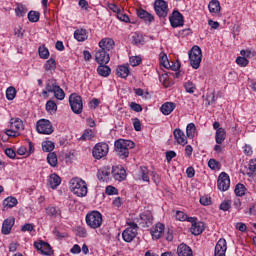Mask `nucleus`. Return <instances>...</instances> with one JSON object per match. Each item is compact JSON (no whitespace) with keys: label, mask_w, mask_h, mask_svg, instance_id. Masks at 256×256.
<instances>
[{"label":"nucleus","mask_w":256,"mask_h":256,"mask_svg":"<svg viewBox=\"0 0 256 256\" xmlns=\"http://www.w3.org/2000/svg\"><path fill=\"white\" fill-rule=\"evenodd\" d=\"M115 152L120 159L129 157V149H135V142L131 140L118 139L114 142Z\"/></svg>","instance_id":"obj_1"},{"label":"nucleus","mask_w":256,"mask_h":256,"mask_svg":"<svg viewBox=\"0 0 256 256\" xmlns=\"http://www.w3.org/2000/svg\"><path fill=\"white\" fill-rule=\"evenodd\" d=\"M70 191L77 197H85L87 195V183L79 178L70 180Z\"/></svg>","instance_id":"obj_2"},{"label":"nucleus","mask_w":256,"mask_h":256,"mask_svg":"<svg viewBox=\"0 0 256 256\" xmlns=\"http://www.w3.org/2000/svg\"><path fill=\"white\" fill-rule=\"evenodd\" d=\"M86 225L90 229H99L103 225V214L99 211H92L86 215Z\"/></svg>","instance_id":"obj_3"},{"label":"nucleus","mask_w":256,"mask_h":256,"mask_svg":"<svg viewBox=\"0 0 256 256\" xmlns=\"http://www.w3.org/2000/svg\"><path fill=\"white\" fill-rule=\"evenodd\" d=\"M128 227L122 233V239L126 243H131L135 237H137V233L139 231V226L137 223L129 221L127 222Z\"/></svg>","instance_id":"obj_4"},{"label":"nucleus","mask_w":256,"mask_h":256,"mask_svg":"<svg viewBox=\"0 0 256 256\" xmlns=\"http://www.w3.org/2000/svg\"><path fill=\"white\" fill-rule=\"evenodd\" d=\"M202 57L203 53L201 51V47L193 46L189 52L190 65L193 69H199V67H201Z\"/></svg>","instance_id":"obj_5"},{"label":"nucleus","mask_w":256,"mask_h":256,"mask_svg":"<svg viewBox=\"0 0 256 256\" xmlns=\"http://www.w3.org/2000/svg\"><path fill=\"white\" fill-rule=\"evenodd\" d=\"M69 104L71 110L76 115H81L83 113V98L80 95H77L76 93L71 94L69 97Z\"/></svg>","instance_id":"obj_6"},{"label":"nucleus","mask_w":256,"mask_h":256,"mask_svg":"<svg viewBox=\"0 0 256 256\" xmlns=\"http://www.w3.org/2000/svg\"><path fill=\"white\" fill-rule=\"evenodd\" d=\"M107 153H109V145L105 142L97 143L92 150L94 159H103L107 157Z\"/></svg>","instance_id":"obj_7"},{"label":"nucleus","mask_w":256,"mask_h":256,"mask_svg":"<svg viewBox=\"0 0 256 256\" xmlns=\"http://www.w3.org/2000/svg\"><path fill=\"white\" fill-rule=\"evenodd\" d=\"M36 131L41 135H51L53 133V124L47 119H41L36 124Z\"/></svg>","instance_id":"obj_8"},{"label":"nucleus","mask_w":256,"mask_h":256,"mask_svg":"<svg viewBox=\"0 0 256 256\" xmlns=\"http://www.w3.org/2000/svg\"><path fill=\"white\" fill-rule=\"evenodd\" d=\"M154 10L158 17L165 19L169 15V6L165 0H156L154 3Z\"/></svg>","instance_id":"obj_9"},{"label":"nucleus","mask_w":256,"mask_h":256,"mask_svg":"<svg viewBox=\"0 0 256 256\" xmlns=\"http://www.w3.org/2000/svg\"><path fill=\"white\" fill-rule=\"evenodd\" d=\"M34 247L39 253H41V255H53V248H51V245L49 243L43 240H40L39 242H34Z\"/></svg>","instance_id":"obj_10"},{"label":"nucleus","mask_w":256,"mask_h":256,"mask_svg":"<svg viewBox=\"0 0 256 256\" xmlns=\"http://www.w3.org/2000/svg\"><path fill=\"white\" fill-rule=\"evenodd\" d=\"M219 191H228L231 187V179L229 175L225 172L220 173L217 181Z\"/></svg>","instance_id":"obj_11"},{"label":"nucleus","mask_w":256,"mask_h":256,"mask_svg":"<svg viewBox=\"0 0 256 256\" xmlns=\"http://www.w3.org/2000/svg\"><path fill=\"white\" fill-rule=\"evenodd\" d=\"M169 21L171 24V27L174 29L177 27H183V23H185V20L183 19V14L179 12V10H174L172 15L169 17Z\"/></svg>","instance_id":"obj_12"},{"label":"nucleus","mask_w":256,"mask_h":256,"mask_svg":"<svg viewBox=\"0 0 256 256\" xmlns=\"http://www.w3.org/2000/svg\"><path fill=\"white\" fill-rule=\"evenodd\" d=\"M111 173L115 181H125L127 179V171L121 165L113 166Z\"/></svg>","instance_id":"obj_13"},{"label":"nucleus","mask_w":256,"mask_h":256,"mask_svg":"<svg viewBox=\"0 0 256 256\" xmlns=\"http://www.w3.org/2000/svg\"><path fill=\"white\" fill-rule=\"evenodd\" d=\"M95 60L99 65H107L111 61V57H109V52L99 49L95 54Z\"/></svg>","instance_id":"obj_14"},{"label":"nucleus","mask_w":256,"mask_h":256,"mask_svg":"<svg viewBox=\"0 0 256 256\" xmlns=\"http://www.w3.org/2000/svg\"><path fill=\"white\" fill-rule=\"evenodd\" d=\"M226 251H227V240H225L224 238H221L215 246L214 256H225Z\"/></svg>","instance_id":"obj_15"},{"label":"nucleus","mask_w":256,"mask_h":256,"mask_svg":"<svg viewBox=\"0 0 256 256\" xmlns=\"http://www.w3.org/2000/svg\"><path fill=\"white\" fill-rule=\"evenodd\" d=\"M163 233H165V225L161 222L151 228V235L153 239H161Z\"/></svg>","instance_id":"obj_16"},{"label":"nucleus","mask_w":256,"mask_h":256,"mask_svg":"<svg viewBox=\"0 0 256 256\" xmlns=\"http://www.w3.org/2000/svg\"><path fill=\"white\" fill-rule=\"evenodd\" d=\"M99 47L103 51H106V52L111 51L115 49V40H113V38H103L99 42Z\"/></svg>","instance_id":"obj_17"},{"label":"nucleus","mask_w":256,"mask_h":256,"mask_svg":"<svg viewBox=\"0 0 256 256\" xmlns=\"http://www.w3.org/2000/svg\"><path fill=\"white\" fill-rule=\"evenodd\" d=\"M13 225H15L14 217L5 219L2 224V234L9 235V233H11V229H13Z\"/></svg>","instance_id":"obj_18"},{"label":"nucleus","mask_w":256,"mask_h":256,"mask_svg":"<svg viewBox=\"0 0 256 256\" xmlns=\"http://www.w3.org/2000/svg\"><path fill=\"white\" fill-rule=\"evenodd\" d=\"M173 135H174V138L177 141L178 145H182V146L187 145V136H185V133L182 132L181 129L176 128L173 131Z\"/></svg>","instance_id":"obj_19"},{"label":"nucleus","mask_w":256,"mask_h":256,"mask_svg":"<svg viewBox=\"0 0 256 256\" xmlns=\"http://www.w3.org/2000/svg\"><path fill=\"white\" fill-rule=\"evenodd\" d=\"M137 15L140 19L145 21V23H153V21H155V17L152 16L151 13L147 12V10H144L143 8H140L137 10Z\"/></svg>","instance_id":"obj_20"},{"label":"nucleus","mask_w":256,"mask_h":256,"mask_svg":"<svg viewBox=\"0 0 256 256\" xmlns=\"http://www.w3.org/2000/svg\"><path fill=\"white\" fill-rule=\"evenodd\" d=\"M190 231L192 235H201V233L205 231V223H203L202 221L197 222L196 220L194 224H192Z\"/></svg>","instance_id":"obj_21"},{"label":"nucleus","mask_w":256,"mask_h":256,"mask_svg":"<svg viewBox=\"0 0 256 256\" xmlns=\"http://www.w3.org/2000/svg\"><path fill=\"white\" fill-rule=\"evenodd\" d=\"M48 185L51 189H56L61 185V177L56 173L51 174L48 179Z\"/></svg>","instance_id":"obj_22"},{"label":"nucleus","mask_w":256,"mask_h":256,"mask_svg":"<svg viewBox=\"0 0 256 256\" xmlns=\"http://www.w3.org/2000/svg\"><path fill=\"white\" fill-rule=\"evenodd\" d=\"M111 175V168L103 167L98 170L97 177L99 181H109V176Z\"/></svg>","instance_id":"obj_23"},{"label":"nucleus","mask_w":256,"mask_h":256,"mask_svg":"<svg viewBox=\"0 0 256 256\" xmlns=\"http://www.w3.org/2000/svg\"><path fill=\"white\" fill-rule=\"evenodd\" d=\"M178 256H193L191 248L185 244H180L177 248Z\"/></svg>","instance_id":"obj_24"},{"label":"nucleus","mask_w":256,"mask_h":256,"mask_svg":"<svg viewBox=\"0 0 256 256\" xmlns=\"http://www.w3.org/2000/svg\"><path fill=\"white\" fill-rule=\"evenodd\" d=\"M175 107H176L175 103L165 102L161 106L160 110L163 113V115H171V113H173V111H175Z\"/></svg>","instance_id":"obj_25"},{"label":"nucleus","mask_w":256,"mask_h":256,"mask_svg":"<svg viewBox=\"0 0 256 256\" xmlns=\"http://www.w3.org/2000/svg\"><path fill=\"white\" fill-rule=\"evenodd\" d=\"M129 73H131L129 70V66L120 65L116 69V75L118 77H121V79H127V77H129Z\"/></svg>","instance_id":"obj_26"},{"label":"nucleus","mask_w":256,"mask_h":256,"mask_svg":"<svg viewBox=\"0 0 256 256\" xmlns=\"http://www.w3.org/2000/svg\"><path fill=\"white\" fill-rule=\"evenodd\" d=\"M226 137L227 132L223 128H218V130H216L215 141L217 145H221L223 141H225Z\"/></svg>","instance_id":"obj_27"},{"label":"nucleus","mask_w":256,"mask_h":256,"mask_svg":"<svg viewBox=\"0 0 256 256\" xmlns=\"http://www.w3.org/2000/svg\"><path fill=\"white\" fill-rule=\"evenodd\" d=\"M10 129L14 131H21L23 129V121L20 118H12L10 120Z\"/></svg>","instance_id":"obj_28"},{"label":"nucleus","mask_w":256,"mask_h":256,"mask_svg":"<svg viewBox=\"0 0 256 256\" xmlns=\"http://www.w3.org/2000/svg\"><path fill=\"white\" fill-rule=\"evenodd\" d=\"M97 71L98 75H101V77H109L111 75V68L106 64H100Z\"/></svg>","instance_id":"obj_29"},{"label":"nucleus","mask_w":256,"mask_h":256,"mask_svg":"<svg viewBox=\"0 0 256 256\" xmlns=\"http://www.w3.org/2000/svg\"><path fill=\"white\" fill-rule=\"evenodd\" d=\"M87 30L85 29H77L74 32V38L78 41H87Z\"/></svg>","instance_id":"obj_30"},{"label":"nucleus","mask_w":256,"mask_h":256,"mask_svg":"<svg viewBox=\"0 0 256 256\" xmlns=\"http://www.w3.org/2000/svg\"><path fill=\"white\" fill-rule=\"evenodd\" d=\"M46 215H49V217H61V209L49 206L46 208Z\"/></svg>","instance_id":"obj_31"},{"label":"nucleus","mask_w":256,"mask_h":256,"mask_svg":"<svg viewBox=\"0 0 256 256\" xmlns=\"http://www.w3.org/2000/svg\"><path fill=\"white\" fill-rule=\"evenodd\" d=\"M152 221L153 218H151V215L145 213L140 214V225H142V227H149Z\"/></svg>","instance_id":"obj_32"},{"label":"nucleus","mask_w":256,"mask_h":256,"mask_svg":"<svg viewBox=\"0 0 256 256\" xmlns=\"http://www.w3.org/2000/svg\"><path fill=\"white\" fill-rule=\"evenodd\" d=\"M210 13H219L221 11V4L218 0L210 1L208 5Z\"/></svg>","instance_id":"obj_33"},{"label":"nucleus","mask_w":256,"mask_h":256,"mask_svg":"<svg viewBox=\"0 0 256 256\" xmlns=\"http://www.w3.org/2000/svg\"><path fill=\"white\" fill-rule=\"evenodd\" d=\"M17 198L15 197H7L4 201H3V205L4 208L7 209H13V207L17 206Z\"/></svg>","instance_id":"obj_34"},{"label":"nucleus","mask_w":256,"mask_h":256,"mask_svg":"<svg viewBox=\"0 0 256 256\" xmlns=\"http://www.w3.org/2000/svg\"><path fill=\"white\" fill-rule=\"evenodd\" d=\"M58 87L59 85H57V80L49 79L46 81V90L48 93H54Z\"/></svg>","instance_id":"obj_35"},{"label":"nucleus","mask_w":256,"mask_h":256,"mask_svg":"<svg viewBox=\"0 0 256 256\" xmlns=\"http://www.w3.org/2000/svg\"><path fill=\"white\" fill-rule=\"evenodd\" d=\"M132 41L134 45H143V43H145V38L141 35V33L135 32L132 35Z\"/></svg>","instance_id":"obj_36"},{"label":"nucleus","mask_w":256,"mask_h":256,"mask_svg":"<svg viewBox=\"0 0 256 256\" xmlns=\"http://www.w3.org/2000/svg\"><path fill=\"white\" fill-rule=\"evenodd\" d=\"M40 18H41V13H39L37 11L31 10L28 13V20L30 21V23H37Z\"/></svg>","instance_id":"obj_37"},{"label":"nucleus","mask_w":256,"mask_h":256,"mask_svg":"<svg viewBox=\"0 0 256 256\" xmlns=\"http://www.w3.org/2000/svg\"><path fill=\"white\" fill-rule=\"evenodd\" d=\"M45 71H55L57 69V63L55 62L54 58H50L46 61V64L44 65Z\"/></svg>","instance_id":"obj_38"},{"label":"nucleus","mask_w":256,"mask_h":256,"mask_svg":"<svg viewBox=\"0 0 256 256\" xmlns=\"http://www.w3.org/2000/svg\"><path fill=\"white\" fill-rule=\"evenodd\" d=\"M15 97H17V90L15 89V87H8L6 90V98L8 99V101H13Z\"/></svg>","instance_id":"obj_39"},{"label":"nucleus","mask_w":256,"mask_h":256,"mask_svg":"<svg viewBox=\"0 0 256 256\" xmlns=\"http://www.w3.org/2000/svg\"><path fill=\"white\" fill-rule=\"evenodd\" d=\"M245 191H247L245 185L239 183L236 185L234 193L237 197H243V195H245Z\"/></svg>","instance_id":"obj_40"},{"label":"nucleus","mask_w":256,"mask_h":256,"mask_svg":"<svg viewBox=\"0 0 256 256\" xmlns=\"http://www.w3.org/2000/svg\"><path fill=\"white\" fill-rule=\"evenodd\" d=\"M47 161L51 167H57V154L55 152H49Z\"/></svg>","instance_id":"obj_41"},{"label":"nucleus","mask_w":256,"mask_h":256,"mask_svg":"<svg viewBox=\"0 0 256 256\" xmlns=\"http://www.w3.org/2000/svg\"><path fill=\"white\" fill-rule=\"evenodd\" d=\"M42 149L46 153H51V151L55 149V143H53L52 141H45L42 143Z\"/></svg>","instance_id":"obj_42"},{"label":"nucleus","mask_w":256,"mask_h":256,"mask_svg":"<svg viewBox=\"0 0 256 256\" xmlns=\"http://www.w3.org/2000/svg\"><path fill=\"white\" fill-rule=\"evenodd\" d=\"M160 64L165 67V69H169L171 67V64L169 63V58H167V54L164 52L160 53Z\"/></svg>","instance_id":"obj_43"},{"label":"nucleus","mask_w":256,"mask_h":256,"mask_svg":"<svg viewBox=\"0 0 256 256\" xmlns=\"http://www.w3.org/2000/svg\"><path fill=\"white\" fill-rule=\"evenodd\" d=\"M38 53H39L40 59H49V49H47V47L40 46L38 48Z\"/></svg>","instance_id":"obj_44"},{"label":"nucleus","mask_w":256,"mask_h":256,"mask_svg":"<svg viewBox=\"0 0 256 256\" xmlns=\"http://www.w3.org/2000/svg\"><path fill=\"white\" fill-rule=\"evenodd\" d=\"M95 137V134L93 133V130L86 129L84 133L81 136L82 141H90V139H93Z\"/></svg>","instance_id":"obj_45"},{"label":"nucleus","mask_w":256,"mask_h":256,"mask_svg":"<svg viewBox=\"0 0 256 256\" xmlns=\"http://www.w3.org/2000/svg\"><path fill=\"white\" fill-rule=\"evenodd\" d=\"M53 93H54V97L59 101H63V99H65V91H63V89H61L60 86H58Z\"/></svg>","instance_id":"obj_46"},{"label":"nucleus","mask_w":256,"mask_h":256,"mask_svg":"<svg viewBox=\"0 0 256 256\" xmlns=\"http://www.w3.org/2000/svg\"><path fill=\"white\" fill-rule=\"evenodd\" d=\"M140 176L143 181H146L147 183H149V169H147V167L145 166L140 167Z\"/></svg>","instance_id":"obj_47"},{"label":"nucleus","mask_w":256,"mask_h":256,"mask_svg":"<svg viewBox=\"0 0 256 256\" xmlns=\"http://www.w3.org/2000/svg\"><path fill=\"white\" fill-rule=\"evenodd\" d=\"M15 13H16L17 17H25V15L27 13V8L23 7V5H18L15 8Z\"/></svg>","instance_id":"obj_48"},{"label":"nucleus","mask_w":256,"mask_h":256,"mask_svg":"<svg viewBox=\"0 0 256 256\" xmlns=\"http://www.w3.org/2000/svg\"><path fill=\"white\" fill-rule=\"evenodd\" d=\"M186 135H187V137L193 138V135H195V124L190 123L187 125Z\"/></svg>","instance_id":"obj_49"},{"label":"nucleus","mask_w":256,"mask_h":256,"mask_svg":"<svg viewBox=\"0 0 256 256\" xmlns=\"http://www.w3.org/2000/svg\"><path fill=\"white\" fill-rule=\"evenodd\" d=\"M236 63L237 65H240V67H247V65H249V60L245 57L239 56L236 58Z\"/></svg>","instance_id":"obj_50"},{"label":"nucleus","mask_w":256,"mask_h":256,"mask_svg":"<svg viewBox=\"0 0 256 256\" xmlns=\"http://www.w3.org/2000/svg\"><path fill=\"white\" fill-rule=\"evenodd\" d=\"M46 111H57V103H55L53 100L47 101Z\"/></svg>","instance_id":"obj_51"},{"label":"nucleus","mask_w":256,"mask_h":256,"mask_svg":"<svg viewBox=\"0 0 256 256\" xmlns=\"http://www.w3.org/2000/svg\"><path fill=\"white\" fill-rule=\"evenodd\" d=\"M219 209L221 211H229L231 209V200H224L221 204Z\"/></svg>","instance_id":"obj_52"},{"label":"nucleus","mask_w":256,"mask_h":256,"mask_svg":"<svg viewBox=\"0 0 256 256\" xmlns=\"http://www.w3.org/2000/svg\"><path fill=\"white\" fill-rule=\"evenodd\" d=\"M184 87H185L187 93H195L196 87H195V84H193V82H191V81L186 82L184 84Z\"/></svg>","instance_id":"obj_53"},{"label":"nucleus","mask_w":256,"mask_h":256,"mask_svg":"<svg viewBox=\"0 0 256 256\" xmlns=\"http://www.w3.org/2000/svg\"><path fill=\"white\" fill-rule=\"evenodd\" d=\"M129 61L132 67H137V65H141V57L139 56H132L130 57Z\"/></svg>","instance_id":"obj_54"},{"label":"nucleus","mask_w":256,"mask_h":256,"mask_svg":"<svg viewBox=\"0 0 256 256\" xmlns=\"http://www.w3.org/2000/svg\"><path fill=\"white\" fill-rule=\"evenodd\" d=\"M117 19H119V21H123L124 23H129V16L125 13H123V11L120 10V13L116 14Z\"/></svg>","instance_id":"obj_55"},{"label":"nucleus","mask_w":256,"mask_h":256,"mask_svg":"<svg viewBox=\"0 0 256 256\" xmlns=\"http://www.w3.org/2000/svg\"><path fill=\"white\" fill-rule=\"evenodd\" d=\"M130 109H132V111H135L136 113H141V111H143V107H141L140 104L132 102L130 104Z\"/></svg>","instance_id":"obj_56"},{"label":"nucleus","mask_w":256,"mask_h":256,"mask_svg":"<svg viewBox=\"0 0 256 256\" xmlns=\"http://www.w3.org/2000/svg\"><path fill=\"white\" fill-rule=\"evenodd\" d=\"M105 193L106 195H117L118 190L114 186H107Z\"/></svg>","instance_id":"obj_57"},{"label":"nucleus","mask_w":256,"mask_h":256,"mask_svg":"<svg viewBox=\"0 0 256 256\" xmlns=\"http://www.w3.org/2000/svg\"><path fill=\"white\" fill-rule=\"evenodd\" d=\"M256 172V160H251L249 162V172L248 175H253Z\"/></svg>","instance_id":"obj_58"},{"label":"nucleus","mask_w":256,"mask_h":256,"mask_svg":"<svg viewBox=\"0 0 256 256\" xmlns=\"http://www.w3.org/2000/svg\"><path fill=\"white\" fill-rule=\"evenodd\" d=\"M176 219L178 221H186L187 220V214H185L183 211H176Z\"/></svg>","instance_id":"obj_59"},{"label":"nucleus","mask_w":256,"mask_h":256,"mask_svg":"<svg viewBox=\"0 0 256 256\" xmlns=\"http://www.w3.org/2000/svg\"><path fill=\"white\" fill-rule=\"evenodd\" d=\"M208 167H210V169L215 171V169H217L219 167V162H217V160H215V159H210L208 161Z\"/></svg>","instance_id":"obj_60"},{"label":"nucleus","mask_w":256,"mask_h":256,"mask_svg":"<svg viewBox=\"0 0 256 256\" xmlns=\"http://www.w3.org/2000/svg\"><path fill=\"white\" fill-rule=\"evenodd\" d=\"M174 157H177V153H175V151H167L166 152V161L168 163H171V160L174 159Z\"/></svg>","instance_id":"obj_61"},{"label":"nucleus","mask_w":256,"mask_h":256,"mask_svg":"<svg viewBox=\"0 0 256 256\" xmlns=\"http://www.w3.org/2000/svg\"><path fill=\"white\" fill-rule=\"evenodd\" d=\"M5 155H7V157H9L10 159H15L17 154L15 153V150H13L12 148H7L5 150Z\"/></svg>","instance_id":"obj_62"},{"label":"nucleus","mask_w":256,"mask_h":256,"mask_svg":"<svg viewBox=\"0 0 256 256\" xmlns=\"http://www.w3.org/2000/svg\"><path fill=\"white\" fill-rule=\"evenodd\" d=\"M236 229H238V231H241V233H245V231H247V225L243 222H238L236 224Z\"/></svg>","instance_id":"obj_63"},{"label":"nucleus","mask_w":256,"mask_h":256,"mask_svg":"<svg viewBox=\"0 0 256 256\" xmlns=\"http://www.w3.org/2000/svg\"><path fill=\"white\" fill-rule=\"evenodd\" d=\"M133 125H134L135 131H141V120H139V118L133 119Z\"/></svg>","instance_id":"obj_64"}]
</instances>
